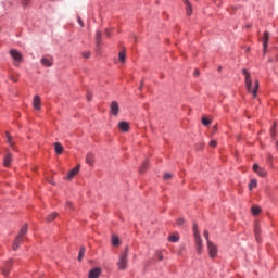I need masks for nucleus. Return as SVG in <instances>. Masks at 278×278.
Returning <instances> with one entry per match:
<instances>
[{
    "label": "nucleus",
    "instance_id": "obj_1",
    "mask_svg": "<svg viewBox=\"0 0 278 278\" xmlns=\"http://www.w3.org/2000/svg\"><path fill=\"white\" fill-rule=\"evenodd\" d=\"M244 84L248 92L252 94L253 99L257 98V90H260V80L251 77V72L249 70H243Z\"/></svg>",
    "mask_w": 278,
    "mask_h": 278
},
{
    "label": "nucleus",
    "instance_id": "obj_2",
    "mask_svg": "<svg viewBox=\"0 0 278 278\" xmlns=\"http://www.w3.org/2000/svg\"><path fill=\"white\" fill-rule=\"evenodd\" d=\"M25 236H27V224H25L21 228L18 235L16 236L15 240L13 241V245H12L13 251H16L18 249V247H21V243L25 239Z\"/></svg>",
    "mask_w": 278,
    "mask_h": 278
},
{
    "label": "nucleus",
    "instance_id": "obj_3",
    "mask_svg": "<svg viewBox=\"0 0 278 278\" xmlns=\"http://www.w3.org/2000/svg\"><path fill=\"white\" fill-rule=\"evenodd\" d=\"M193 236L195 239V251L198 255H201V253H203V240L201 239L197 224L193 225Z\"/></svg>",
    "mask_w": 278,
    "mask_h": 278
},
{
    "label": "nucleus",
    "instance_id": "obj_4",
    "mask_svg": "<svg viewBox=\"0 0 278 278\" xmlns=\"http://www.w3.org/2000/svg\"><path fill=\"white\" fill-rule=\"evenodd\" d=\"M10 55L14 61L15 66H20L21 62H23V54L18 50H10Z\"/></svg>",
    "mask_w": 278,
    "mask_h": 278
},
{
    "label": "nucleus",
    "instance_id": "obj_5",
    "mask_svg": "<svg viewBox=\"0 0 278 278\" xmlns=\"http://www.w3.org/2000/svg\"><path fill=\"white\" fill-rule=\"evenodd\" d=\"M81 166L77 165L76 167H74L73 169H71L70 172H67L66 176L64 177V179L66 181H71L72 179H75V177H77V175H79V170H80Z\"/></svg>",
    "mask_w": 278,
    "mask_h": 278
},
{
    "label": "nucleus",
    "instance_id": "obj_6",
    "mask_svg": "<svg viewBox=\"0 0 278 278\" xmlns=\"http://www.w3.org/2000/svg\"><path fill=\"white\" fill-rule=\"evenodd\" d=\"M207 251H208L210 257L212 258L218 255V247H216V244H214V242L212 241H208L207 243Z\"/></svg>",
    "mask_w": 278,
    "mask_h": 278
},
{
    "label": "nucleus",
    "instance_id": "obj_7",
    "mask_svg": "<svg viewBox=\"0 0 278 278\" xmlns=\"http://www.w3.org/2000/svg\"><path fill=\"white\" fill-rule=\"evenodd\" d=\"M117 266L119 270H125V268H127V252L122 253L119 255V261L117 263Z\"/></svg>",
    "mask_w": 278,
    "mask_h": 278
},
{
    "label": "nucleus",
    "instance_id": "obj_8",
    "mask_svg": "<svg viewBox=\"0 0 278 278\" xmlns=\"http://www.w3.org/2000/svg\"><path fill=\"white\" fill-rule=\"evenodd\" d=\"M14 264V261L12 260H8L3 267H2V275H4V277H8V275H10V270H12V266Z\"/></svg>",
    "mask_w": 278,
    "mask_h": 278
},
{
    "label": "nucleus",
    "instance_id": "obj_9",
    "mask_svg": "<svg viewBox=\"0 0 278 278\" xmlns=\"http://www.w3.org/2000/svg\"><path fill=\"white\" fill-rule=\"evenodd\" d=\"M252 169L254 173H256V175H258V177H266V175H268V173L266 172V168L261 167L257 164H254Z\"/></svg>",
    "mask_w": 278,
    "mask_h": 278
},
{
    "label": "nucleus",
    "instance_id": "obj_10",
    "mask_svg": "<svg viewBox=\"0 0 278 278\" xmlns=\"http://www.w3.org/2000/svg\"><path fill=\"white\" fill-rule=\"evenodd\" d=\"M33 108L37 111L40 112L42 110V101L40 100V96H35L33 100Z\"/></svg>",
    "mask_w": 278,
    "mask_h": 278
},
{
    "label": "nucleus",
    "instance_id": "obj_11",
    "mask_svg": "<svg viewBox=\"0 0 278 278\" xmlns=\"http://www.w3.org/2000/svg\"><path fill=\"white\" fill-rule=\"evenodd\" d=\"M182 3L185 5L186 15L190 16L192 14V4L190 3V0H182Z\"/></svg>",
    "mask_w": 278,
    "mask_h": 278
},
{
    "label": "nucleus",
    "instance_id": "obj_12",
    "mask_svg": "<svg viewBox=\"0 0 278 278\" xmlns=\"http://www.w3.org/2000/svg\"><path fill=\"white\" fill-rule=\"evenodd\" d=\"M119 106H118V102L113 101L111 103V114H113V116H118V112H119Z\"/></svg>",
    "mask_w": 278,
    "mask_h": 278
},
{
    "label": "nucleus",
    "instance_id": "obj_13",
    "mask_svg": "<svg viewBox=\"0 0 278 278\" xmlns=\"http://www.w3.org/2000/svg\"><path fill=\"white\" fill-rule=\"evenodd\" d=\"M12 160H13L12 153H8L4 156L3 166H5V168H10V166H12Z\"/></svg>",
    "mask_w": 278,
    "mask_h": 278
},
{
    "label": "nucleus",
    "instance_id": "obj_14",
    "mask_svg": "<svg viewBox=\"0 0 278 278\" xmlns=\"http://www.w3.org/2000/svg\"><path fill=\"white\" fill-rule=\"evenodd\" d=\"M101 275V268L96 267L89 271L88 278H99Z\"/></svg>",
    "mask_w": 278,
    "mask_h": 278
},
{
    "label": "nucleus",
    "instance_id": "obj_15",
    "mask_svg": "<svg viewBox=\"0 0 278 278\" xmlns=\"http://www.w3.org/2000/svg\"><path fill=\"white\" fill-rule=\"evenodd\" d=\"M86 164H88V166H94V154L93 153H87L86 155Z\"/></svg>",
    "mask_w": 278,
    "mask_h": 278
},
{
    "label": "nucleus",
    "instance_id": "obj_16",
    "mask_svg": "<svg viewBox=\"0 0 278 278\" xmlns=\"http://www.w3.org/2000/svg\"><path fill=\"white\" fill-rule=\"evenodd\" d=\"M118 129H121L124 134H127V131H129V123L119 122L118 123Z\"/></svg>",
    "mask_w": 278,
    "mask_h": 278
},
{
    "label": "nucleus",
    "instance_id": "obj_17",
    "mask_svg": "<svg viewBox=\"0 0 278 278\" xmlns=\"http://www.w3.org/2000/svg\"><path fill=\"white\" fill-rule=\"evenodd\" d=\"M268 39H269L268 31H265L264 35H263V49H264V51H266V48L268 47Z\"/></svg>",
    "mask_w": 278,
    "mask_h": 278
},
{
    "label": "nucleus",
    "instance_id": "obj_18",
    "mask_svg": "<svg viewBox=\"0 0 278 278\" xmlns=\"http://www.w3.org/2000/svg\"><path fill=\"white\" fill-rule=\"evenodd\" d=\"M126 58H127V53L125 52V50H121L118 53V60L122 64H125Z\"/></svg>",
    "mask_w": 278,
    "mask_h": 278
},
{
    "label": "nucleus",
    "instance_id": "obj_19",
    "mask_svg": "<svg viewBox=\"0 0 278 278\" xmlns=\"http://www.w3.org/2000/svg\"><path fill=\"white\" fill-rule=\"evenodd\" d=\"M54 151L56 155H62V152L64 151V147L60 143H54Z\"/></svg>",
    "mask_w": 278,
    "mask_h": 278
},
{
    "label": "nucleus",
    "instance_id": "obj_20",
    "mask_svg": "<svg viewBox=\"0 0 278 278\" xmlns=\"http://www.w3.org/2000/svg\"><path fill=\"white\" fill-rule=\"evenodd\" d=\"M41 64H42V66H52L53 60L52 59L42 58L41 59Z\"/></svg>",
    "mask_w": 278,
    "mask_h": 278
},
{
    "label": "nucleus",
    "instance_id": "obj_21",
    "mask_svg": "<svg viewBox=\"0 0 278 278\" xmlns=\"http://www.w3.org/2000/svg\"><path fill=\"white\" fill-rule=\"evenodd\" d=\"M112 245L113 247H119L121 245V239L118 236H112Z\"/></svg>",
    "mask_w": 278,
    "mask_h": 278
},
{
    "label": "nucleus",
    "instance_id": "obj_22",
    "mask_svg": "<svg viewBox=\"0 0 278 278\" xmlns=\"http://www.w3.org/2000/svg\"><path fill=\"white\" fill-rule=\"evenodd\" d=\"M55 218H58V213H51L47 216V222L48 223H53V220H55Z\"/></svg>",
    "mask_w": 278,
    "mask_h": 278
},
{
    "label": "nucleus",
    "instance_id": "obj_23",
    "mask_svg": "<svg viewBox=\"0 0 278 278\" xmlns=\"http://www.w3.org/2000/svg\"><path fill=\"white\" fill-rule=\"evenodd\" d=\"M169 242H179V233H174L168 237Z\"/></svg>",
    "mask_w": 278,
    "mask_h": 278
},
{
    "label": "nucleus",
    "instance_id": "obj_24",
    "mask_svg": "<svg viewBox=\"0 0 278 278\" xmlns=\"http://www.w3.org/2000/svg\"><path fill=\"white\" fill-rule=\"evenodd\" d=\"M7 141H8V144L14 149V141L12 140V136H10V132H7Z\"/></svg>",
    "mask_w": 278,
    "mask_h": 278
},
{
    "label": "nucleus",
    "instance_id": "obj_25",
    "mask_svg": "<svg viewBox=\"0 0 278 278\" xmlns=\"http://www.w3.org/2000/svg\"><path fill=\"white\" fill-rule=\"evenodd\" d=\"M262 208H260V206H252V214L253 216H258V214H261Z\"/></svg>",
    "mask_w": 278,
    "mask_h": 278
},
{
    "label": "nucleus",
    "instance_id": "obj_26",
    "mask_svg": "<svg viewBox=\"0 0 278 278\" xmlns=\"http://www.w3.org/2000/svg\"><path fill=\"white\" fill-rule=\"evenodd\" d=\"M253 188H257V180L252 179L249 184V190H253Z\"/></svg>",
    "mask_w": 278,
    "mask_h": 278
},
{
    "label": "nucleus",
    "instance_id": "obj_27",
    "mask_svg": "<svg viewBox=\"0 0 278 278\" xmlns=\"http://www.w3.org/2000/svg\"><path fill=\"white\" fill-rule=\"evenodd\" d=\"M149 166V161L143 162V164L140 167V173H144Z\"/></svg>",
    "mask_w": 278,
    "mask_h": 278
},
{
    "label": "nucleus",
    "instance_id": "obj_28",
    "mask_svg": "<svg viewBox=\"0 0 278 278\" xmlns=\"http://www.w3.org/2000/svg\"><path fill=\"white\" fill-rule=\"evenodd\" d=\"M254 233H255L256 240L260 242V233H261L260 226L257 225L255 226Z\"/></svg>",
    "mask_w": 278,
    "mask_h": 278
},
{
    "label": "nucleus",
    "instance_id": "obj_29",
    "mask_svg": "<svg viewBox=\"0 0 278 278\" xmlns=\"http://www.w3.org/2000/svg\"><path fill=\"white\" fill-rule=\"evenodd\" d=\"M211 121L210 119H207L206 117H203L202 118V125H204L205 127H207V125H211Z\"/></svg>",
    "mask_w": 278,
    "mask_h": 278
},
{
    "label": "nucleus",
    "instance_id": "obj_30",
    "mask_svg": "<svg viewBox=\"0 0 278 278\" xmlns=\"http://www.w3.org/2000/svg\"><path fill=\"white\" fill-rule=\"evenodd\" d=\"M84 253H86V250L83 248L80 249L79 255H78V261L81 262V258L84 257Z\"/></svg>",
    "mask_w": 278,
    "mask_h": 278
},
{
    "label": "nucleus",
    "instance_id": "obj_31",
    "mask_svg": "<svg viewBox=\"0 0 278 278\" xmlns=\"http://www.w3.org/2000/svg\"><path fill=\"white\" fill-rule=\"evenodd\" d=\"M218 144V142L216 141V140H211L210 141V147L212 148V149H216V146Z\"/></svg>",
    "mask_w": 278,
    "mask_h": 278
},
{
    "label": "nucleus",
    "instance_id": "obj_32",
    "mask_svg": "<svg viewBox=\"0 0 278 278\" xmlns=\"http://www.w3.org/2000/svg\"><path fill=\"white\" fill-rule=\"evenodd\" d=\"M203 236H204L206 242L208 243L210 242V232L207 230H204Z\"/></svg>",
    "mask_w": 278,
    "mask_h": 278
},
{
    "label": "nucleus",
    "instance_id": "obj_33",
    "mask_svg": "<svg viewBox=\"0 0 278 278\" xmlns=\"http://www.w3.org/2000/svg\"><path fill=\"white\" fill-rule=\"evenodd\" d=\"M96 40H97V43L99 45V42H101V31H98L96 34Z\"/></svg>",
    "mask_w": 278,
    "mask_h": 278
},
{
    "label": "nucleus",
    "instance_id": "obj_34",
    "mask_svg": "<svg viewBox=\"0 0 278 278\" xmlns=\"http://www.w3.org/2000/svg\"><path fill=\"white\" fill-rule=\"evenodd\" d=\"M65 208H66V210H73V204L67 201V202L65 203Z\"/></svg>",
    "mask_w": 278,
    "mask_h": 278
},
{
    "label": "nucleus",
    "instance_id": "obj_35",
    "mask_svg": "<svg viewBox=\"0 0 278 278\" xmlns=\"http://www.w3.org/2000/svg\"><path fill=\"white\" fill-rule=\"evenodd\" d=\"M83 58H85L86 60H88V58H90V52H89V51L83 52Z\"/></svg>",
    "mask_w": 278,
    "mask_h": 278
},
{
    "label": "nucleus",
    "instance_id": "obj_36",
    "mask_svg": "<svg viewBox=\"0 0 278 278\" xmlns=\"http://www.w3.org/2000/svg\"><path fill=\"white\" fill-rule=\"evenodd\" d=\"M170 177H173V175H172L170 173H166V174L164 175V179H165V180L170 179Z\"/></svg>",
    "mask_w": 278,
    "mask_h": 278
},
{
    "label": "nucleus",
    "instance_id": "obj_37",
    "mask_svg": "<svg viewBox=\"0 0 278 278\" xmlns=\"http://www.w3.org/2000/svg\"><path fill=\"white\" fill-rule=\"evenodd\" d=\"M176 223H177V225L181 226V225H184L185 220H184V218H178L176 220Z\"/></svg>",
    "mask_w": 278,
    "mask_h": 278
},
{
    "label": "nucleus",
    "instance_id": "obj_38",
    "mask_svg": "<svg viewBox=\"0 0 278 278\" xmlns=\"http://www.w3.org/2000/svg\"><path fill=\"white\" fill-rule=\"evenodd\" d=\"M105 36H108V38H110L112 36V29H106Z\"/></svg>",
    "mask_w": 278,
    "mask_h": 278
},
{
    "label": "nucleus",
    "instance_id": "obj_39",
    "mask_svg": "<svg viewBox=\"0 0 278 278\" xmlns=\"http://www.w3.org/2000/svg\"><path fill=\"white\" fill-rule=\"evenodd\" d=\"M275 129H277V124H274V126L271 128V136H275Z\"/></svg>",
    "mask_w": 278,
    "mask_h": 278
},
{
    "label": "nucleus",
    "instance_id": "obj_40",
    "mask_svg": "<svg viewBox=\"0 0 278 278\" xmlns=\"http://www.w3.org/2000/svg\"><path fill=\"white\" fill-rule=\"evenodd\" d=\"M157 257H159L160 262H162V260H164V255H162L161 252L157 253Z\"/></svg>",
    "mask_w": 278,
    "mask_h": 278
},
{
    "label": "nucleus",
    "instance_id": "obj_41",
    "mask_svg": "<svg viewBox=\"0 0 278 278\" xmlns=\"http://www.w3.org/2000/svg\"><path fill=\"white\" fill-rule=\"evenodd\" d=\"M22 3L23 5H29V0H23Z\"/></svg>",
    "mask_w": 278,
    "mask_h": 278
},
{
    "label": "nucleus",
    "instance_id": "obj_42",
    "mask_svg": "<svg viewBox=\"0 0 278 278\" xmlns=\"http://www.w3.org/2000/svg\"><path fill=\"white\" fill-rule=\"evenodd\" d=\"M78 23H79L80 27H84V22L81 21V18H78Z\"/></svg>",
    "mask_w": 278,
    "mask_h": 278
},
{
    "label": "nucleus",
    "instance_id": "obj_43",
    "mask_svg": "<svg viewBox=\"0 0 278 278\" xmlns=\"http://www.w3.org/2000/svg\"><path fill=\"white\" fill-rule=\"evenodd\" d=\"M214 3H216L217 5H220L222 1L220 0H215Z\"/></svg>",
    "mask_w": 278,
    "mask_h": 278
},
{
    "label": "nucleus",
    "instance_id": "obj_44",
    "mask_svg": "<svg viewBox=\"0 0 278 278\" xmlns=\"http://www.w3.org/2000/svg\"><path fill=\"white\" fill-rule=\"evenodd\" d=\"M194 76H195V77H199V70H195V71H194Z\"/></svg>",
    "mask_w": 278,
    "mask_h": 278
},
{
    "label": "nucleus",
    "instance_id": "obj_45",
    "mask_svg": "<svg viewBox=\"0 0 278 278\" xmlns=\"http://www.w3.org/2000/svg\"><path fill=\"white\" fill-rule=\"evenodd\" d=\"M88 101H90V96H88Z\"/></svg>",
    "mask_w": 278,
    "mask_h": 278
}]
</instances>
